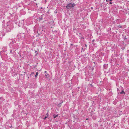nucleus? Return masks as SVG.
Instances as JSON below:
<instances>
[{"label":"nucleus","mask_w":129,"mask_h":129,"mask_svg":"<svg viewBox=\"0 0 129 129\" xmlns=\"http://www.w3.org/2000/svg\"><path fill=\"white\" fill-rule=\"evenodd\" d=\"M120 94H122V93H125L124 92V91H122L121 92H120Z\"/></svg>","instance_id":"7"},{"label":"nucleus","mask_w":129,"mask_h":129,"mask_svg":"<svg viewBox=\"0 0 129 129\" xmlns=\"http://www.w3.org/2000/svg\"><path fill=\"white\" fill-rule=\"evenodd\" d=\"M34 74V73L33 72L31 73V74Z\"/></svg>","instance_id":"10"},{"label":"nucleus","mask_w":129,"mask_h":129,"mask_svg":"<svg viewBox=\"0 0 129 129\" xmlns=\"http://www.w3.org/2000/svg\"><path fill=\"white\" fill-rule=\"evenodd\" d=\"M58 115L57 114L56 115H53V116L54 117V119H55V118H56L58 116Z\"/></svg>","instance_id":"3"},{"label":"nucleus","mask_w":129,"mask_h":129,"mask_svg":"<svg viewBox=\"0 0 129 129\" xmlns=\"http://www.w3.org/2000/svg\"><path fill=\"white\" fill-rule=\"evenodd\" d=\"M46 72H46V71H45L44 72H45V73H46Z\"/></svg>","instance_id":"11"},{"label":"nucleus","mask_w":129,"mask_h":129,"mask_svg":"<svg viewBox=\"0 0 129 129\" xmlns=\"http://www.w3.org/2000/svg\"><path fill=\"white\" fill-rule=\"evenodd\" d=\"M38 74V72H37L36 73V74L35 75V77H37V76Z\"/></svg>","instance_id":"5"},{"label":"nucleus","mask_w":129,"mask_h":129,"mask_svg":"<svg viewBox=\"0 0 129 129\" xmlns=\"http://www.w3.org/2000/svg\"><path fill=\"white\" fill-rule=\"evenodd\" d=\"M118 27H119V28H122V27L121 26V25H119V26H118Z\"/></svg>","instance_id":"8"},{"label":"nucleus","mask_w":129,"mask_h":129,"mask_svg":"<svg viewBox=\"0 0 129 129\" xmlns=\"http://www.w3.org/2000/svg\"><path fill=\"white\" fill-rule=\"evenodd\" d=\"M63 102H62L61 103H59V104L58 105V106L59 107H61V103H62Z\"/></svg>","instance_id":"4"},{"label":"nucleus","mask_w":129,"mask_h":129,"mask_svg":"<svg viewBox=\"0 0 129 129\" xmlns=\"http://www.w3.org/2000/svg\"><path fill=\"white\" fill-rule=\"evenodd\" d=\"M112 2H110V4H112Z\"/></svg>","instance_id":"9"},{"label":"nucleus","mask_w":129,"mask_h":129,"mask_svg":"<svg viewBox=\"0 0 129 129\" xmlns=\"http://www.w3.org/2000/svg\"><path fill=\"white\" fill-rule=\"evenodd\" d=\"M45 76L46 77V78H48L49 77V75L48 73L45 74Z\"/></svg>","instance_id":"2"},{"label":"nucleus","mask_w":129,"mask_h":129,"mask_svg":"<svg viewBox=\"0 0 129 129\" xmlns=\"http://www.w3.org/2000/svg\"><path fill=\"white\" fill-rule=\"evenodd\" d=\"M85 46H86V45H85Z\"/></svg>","instance_id":"14"},{"label":"nucleus","mask_w":129,"mask_h":129,"mask_svg":"<svg viewBox=\"0 0 129 129\" xmlns=\"http://www.w3.org/2000/svg\"><path fill=\"white\" fill-rule=\"evenodd\" d=\"M87 119H86V120H87Z\"/></svg>","instance_id":"13"},{"label":"nucleus","mask_w":129,"mask_h":129,"mask_svg":"<svg viewBox=\"0 0 129 129\" xmlns=\"http://www.w3.org/2000/svg\"><path fill=\"white\" fill-rule=\"evenodd\" d=\"M112 0H110V1H111Z\"/></svg>","instance_id":"12"},{"label":"nucleus","mask_w":129,"mask_h":129,"mask_svg":"<svg viewBox=\"0 0 129 129\" xmlns=\"http://www.w3.org/2000/svg\"><path fill=\"white\" fill-rule=\"evenodd\" d=\"M75 4L74 3H69L66 6L67 8L69 9L70 8H71L72 7H73L75 5Z\"/></svg>","instance_id":"1"},{"label":"nucleus","mask_w":129,"mask_h":129,"mask_svg":"<svg viewBox=\"0 0 129 129\" xmlns=\"http://www.w3.org/2000/svg\"><path fill=\"white\" fill-rule=\"evenodd\" d=\"M46 114L47 115V116H46L45 117L44 119V120H45L47 118V117L48 116V113H47Z\"/></svg>","instance_id":"6"}]
</instances>
